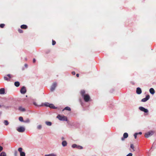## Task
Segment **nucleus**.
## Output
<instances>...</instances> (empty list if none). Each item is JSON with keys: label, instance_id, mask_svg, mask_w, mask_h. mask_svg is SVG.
I'll list each match as a JSON object with an SVG mask.
<instances>
[{"label": "nucleus", "instance_id": "f704fd0d", "mask_svg": "<svg viewBox=\"0 0 156 156\" xmlns=\"http://www.w3.org/2000/svg\"><path fill=\"white\" fill-rule=\"evenodd\" d=\"M138 134V133H136L134 134V138H135L136 139L137 137V135Z\"/></svg>", "mask_w": 156, "mask_h": 156}, {"label": "nucleus", "instance_id": "c9c22d12", "mask_svg": "<svg viewBox=\"0 0 156 156\" xmlns=\"http://www.w3.org/2000/svg\"><path fill=\"white\" fill-rule=\"evenodd\" d=\"M56 44V42L54 40H52V45H55Z\"/></svg>", "mask_w": 156, "mask_h": 156}, {"label": "nucleus", "instance_id": "e433bc0d", "mask_svg": "<svg viewBox=\"0 0 156 156\" xmlns=\"http://www.w3.org/2000/svg\"><path fill=\"white\" fill-rule=\"evenodd\" d=\"M18 31H19V32L20 33H22L23 32L22 30L21 29H19L18 30Z\"/></svg>", "mask_w": 156, "mask_h": 156}, {"label": "nucleus", "instance_id": "473e14b6", "mask_svg": "<svg viewBox=\"0 0 156 156\" xmlns=\"http://www.w3.org/2000/svg\"><path fill=\"white\" fill-rule=\"evenodd\" d=\"M130 147H131V148H132L133 150V151H134V146H133V144H131L130 145Z\"/></svg>", "mask_w": 156, "mask_h": 156}, {"label": "nucleus", "instance_id": "4468645a", "mask_svg": "<svg viewBox=\"0 0 156 156\" xmlns=\"http://www.w3.org/2000/svg\"><path fill=\"white\" fill-rule=\"evenodd\" d=\"M150 93L152 94H154L155 93V91L153 88H151L149 90Z\"/></svg>", "mask_w": 156, "mask_h": 156}, {"label": "nucleus", "instance_id": "a18cd8bd", "mask_svg": "<svg viewBox=\"0 0 156 156\" xmlns=\"http://www.w3.org/2000/svg\"><path fill=\"white\" fill-rule=\"evenodd\" d=\"M76 76L77 77H78L79 76V74H76Z\"/></svg>", "mask_w": 156, "mask_h": 156}, {"label": "nucleus", "instance_id": "dca6fc26", "mask_svg": "<svg viewBox=\"0 0 156 156\" xmlns=\"http://www.w3.org/2000/svg\"><path fill=\"white\" fill-rule=\"evenodd\" d=\"M5 93V89L4 88L0 89V94H3Z\"/></svg>", "mask_w": 156, "mask_h": 156}, {"label": "nucleus", "instance_id": "4c0bfd02", "mask_svg": "<svg viewBox=\"0 0 156 156\" xmlns=\"http://www.w3.org/2000/svg\"><path fill=\"white\" fill-rule=\"evenodd\" d=\"M132 153H129L128 154H127L126 156H132Z\"/></svg>", "mask_w": 156, "mask_h": 156}, {"label": "nucleus", "instance_id": "cd10ccee", "mask_svg": "<svg viewBox=\"0 0 156 156\" xmlns=\"http://www.w3.org/2000/svg\"><path fill=\"white\" fill-rule=\"evenodd\" d=\"M23 122L26 123H29L30 122V120L29 119H27Z\"/></svg>", "mask_w": 156, "mask_h": 156}, {"label": "nucleus", "instance_id": "423d86ee", "mask_svg": "<svg viewBox=\"0 0 156 156\" xmlns=\"http://www.w3.org/2000/svg\"><path fill=\"white\" fill-rule=\"evenodd\" d=\"M26 88L24 86L22 87L20 90L21 93L23 94H25L26 93Z\"/></svg>", "mask_w": 156, "mask_h": 156}, {"label": "nucleus", "instance_id": "c85d7f7f", "mask_svg": "<svg viewBox=\"0 0 156 156\" xmlns=\"http://www.w3.org/2000/svg\"><path fill=\"white\" fill-rule=\"evenodd\" d=\"M19 119L21 122H23V118L21 116L19 117Z\"/></svg>", "mask_w": 156, "mask_h": 156}, {"label": "nucleus", "instance_id": "58836bf2", "mask_svg": "<svg viewBox=\"0 0 156 156\" xmlns=\"http://www.w3.org/2000/svg\"><path fill=\"white\" fill-rule=\"evenodd\" d=\"M15 156H17V151H16L14 153Z\"/></svg>", "mask_w": 156, "mask_h": 156}, {"label": "nucleus", "instance_id": "37998d69", "mask_svg": "<svg viewBox=\"0 0 156 156\" xmlns=\"http://www.w3.org/2000/svg\"><path fill=\"white\" fill-rule=\"evenodd\" d=\"M24 66H25L26 67H27V64H25Z\"/></svg>", "mask_w": 156, "mask_h": 156}, {"label": "nucleus", "instance_id": "72a5a7b5", "mask_svg": "<svg viewBox=\"0 0 156 156\" xmlns=\"http://www.w3.org/2000/svg\"><path fill=\"white\" fill-rule=\"evenodd\" d=\"M5 26L4 24H0V27L1 28H3Z\"/></svg>", "mask_w": 156, "mask_h": 156}, {"label": "nucleus", "instance_id": "f3484780", "mask_svg": "<svg viewBox=\"0 0 156 156\" xmlns=\"http://www.w3.org/2000/svg\"><path fill=\"white\" fill-rule=\"evenodd\" d=\"M19 110L22 112H24L25 111V109L21 106L19 107Z\"/></svg>", "mask_w": 156, "mask_h": 156}, {"label": "nucleus", "instance_id": "f8f14e48", "mask_svg": "<svg viewBox=\"0 0 156 156\" xmlns=\"http://www.w3.org/2000/svg\"><path fill=\"white\" fill-rule=\"evenodd\" d=\"M44 156H57V154L55 153H52L49 154H45Z\"/></svg>", "mask_w": 156, "mask_h": 156}, {"label": "nucleus", "instance_id": "ddd939ff", "mask_svg": "<svg viewBox=\"0 0 156 156\" xmlns=\"http://www.w3.org/2000/svg\"><path fill=\"white\" fill-rule=\"evenodd\" d=\"M50 105V103H48V102H45L44 103L42 104L41 105V106H45L46 107H49Z\"/></svg>", "mask_w": 156, "mask_h": 156}, {"label": "nucleus", "instance_id": "7ed1b4c3", "mask_svg": "<svg viewBox=\"0 0 156 156\" xmlns=\"http://www.w3.org/2000/svg\"><path fill=\"white\" fill-rule=\"evenodd\" d=\"M57 118H58L59 120L61 121H67V117L64 115H58L57 116Z\"/></svg>", "mask_w": 156, "mask_h": 156}, {"label": "nucleus", "instance_id": "20e7f679", "mask_svg": "<svg viewBox=\"0 0 156 156\" xmlns=\"http://www.w3.org/2000/svg\"><path fill=\"white\" fill-rule=\"evenodd\" d=\"M16 130L19 132L22 133L25 131V129L24 127L21 126L17 128Z\"/></svg>", "mask_w": 156, "mask_h": 156}, {"label": "nucleus", "instance_id": "b1692460", "mask_svg": "<svg viewBox=\"0 0 156 156\" xmlns=\"http://www.w3.org/2000/svg\"><path fill=\"white\" fill-rule=\"evenodd\" d=\"M49 107L51 108H55V107L54 106V105L52 104H50Z\"/></svg>", "mask_w": 156, "mask_h": 156}, {"label": "nucleus", "instance_id": "aec40b11", "mask_svg": "<svg viewBox=\"0 0 156 156\" xmlns=\"http://www.w3.org/2000/svg\"><path fill=\"white\" fill-rule=\"evenodd\" d=\"M22 29H26L27 28V26L25 25H23L21 26Z\"/></svg>", "mask_w": 156, "mask_h": 156}, {"label": "nucleus", "instance_id": "4be33fe9", "mask_svg": "<svg viewBox=\"0 0 156 156\" xmlns=\"http://www.w3.org/2000/svg\"><path fill=\"white\" fill-rule=\"evenodd\" d=\"M20 84V83L19 82H16L14 83L15 85L17 87H19Z\"/></svg>", "mask_w": 156, "mask_h": 156}, {"label": "nucleus", "instance_id": "2f4dec72", "mask_svg": "<svg viewBox=\"0 0 156 156\" xmlns=\"http://www.w3.org/2000/svg\"><path fill=\"white\" fill-rule=\"evenodd\" d=\"M33 104L34 105H35L36 106H41V105H37L36 102H34L33 103Z\"/></svg>", "mask_w": 156, "mask_h": 156}, {"label": "nucleus", "instance_id": "49530a36", "mask_svg": "<svg viewBox=\"0 0 156 156\" xmlns=\"http://www.w3.org/2000/svg\"><path fill=\"white\" fill-rule=\"evenodd\" d=\"M1 107H2V106L1 105H0V108H1Z\"/></svg>", "mask_w": 156, "mask_h": 156}, {"label": "nucleus", "instance_id": "79ce46f5", "mask_svg": "<svg viewBox=\"0 0 156 156\" xmlns=\"http://www.w3.org/2000/svg\"><path fill=\"white\" fill-rule=\"evenodd\" d=\"M36 62V59L35 58H34L33 59V62L35 63Z\"/></svg>", "mask_w": 156, "mask_h": 156}, {"label": "nucleus", "instance_id": "c03bdc74", "mask_svg": "<svg viewBox=\"0 0 156 156\" xmlns=\"http://www.w3.org/2000/svg\"><path fill=\"white\" fill-rule=\"evenodd\" d=\"M138 133V134H140V135L142 133V132H140Z\"/></svg>", "mask_w": 156, "mask_h": 156}, {"label": "nucleus", "instance_id": "a19ab883", "mask_svg": "<svg viewBox=\"0 0 156 156\" xmlns=\"http://www.w3.org/2000/svg\"><path fill=\"white\" fill-rule=\"evenodd\" d=\"M72 73L73 75H75V72L73 71L72 72Z\"/></svg>", "mask_w": 156, "mask_h": 156}, {"label": "nucleus", "instance_id": "9b49d317", "mask_svg": "<svg viewBox=\"0 0 156 156\" xmlns=\"http://www.w3.org/2000/svg\"><path fill=\"white\" fill-rule=\"evenodd\" d=\"M128 134L127 133H124L123 134V137L122 138L121 140H124V138H127L128 137Z\"/></svg>", "mask_w": 156, "mask_h": 156}, {"label": "nucleus", "instance_id": "393cba45", "mask_svg": "<svg viewBox=\"0 0 156 156\" xmlns=\"http://www.w3.org/2000/svg\"><path fill=\"white\" fill-rule=\"evenodd\" d=\"M42 128V126L41 125H39L37 126V128L38 129H41Z\"/></svg>", "mask_w": 156, "mask_h": 156}, {"label": "nucleus", "instance_id": "f257e3e1", "mask_svg": "<svg viewBox=\"0 0 156 156\" xmlns=\"http://www.w3.org/2000/svg\"><path fill=\"white\" fill-rule=\"evenodd\" d=\"M85 91L84 90H82L81 91V94L83 97L84 101L87 102L89 101L90 97L88 94H85Z\"/></svg>", "mask_w": 156, "mask_h": 156}, {"label": "nucleus", "instance_id": "c756f323", "mask_svg": "<svg viewBox=\"0 0 156 156\" xmlns=\"http://www.w3.org/2000/svg\"><path fill=\"white\" fill-rule=\"evenodd\" d=\"M77 146V145L76 144H74L72 145V147L73 148H76Z\"/></svg>", "mask_w": 156, "mask_h": 156}, {"label": "nucleus", "instance_id": "a211bd4d", "mask_svg": "<svg viewBox=\"0 0 156 156\" xmlns=\"http://www.w3.org/2000/svg\"><path fill=\"white\" fill-rule=\"evenodd\" d=\"M3 123L5 126L8 125L9 123L7 120H5L3 122Z\"/></svg>", "mask_w": 156, "mask_h": 156}, {"label": "nucleus", "instance_id": "9d476101", "mask_svg": "<svg viewBox=\"0 0 156 156\" xmlns=\"http://www.w3.org/2000/svg\"><path fill=\"white\" fill-rule=\"evenodd\" d=\"M142 92L141 88L140 87H138L136 88V93L138 94H140Z\"/></svg>", "mask_w": 156, "mask_h": 156}, {"label": "nucleus", "instance_id": "7c9ffc66", "mask_svg": "<svg viewBox=\"0 0 156 156\" xmlns=\"http://www.w3.org/2000/svg\"><path fill=\"white\" fill-rule=\"evenodd\" d=\"M22 150H23V149L21 147H20L18 149V151L20 152V153H21V152H22Z\"/></svg>", "mask_w": 156, "mask_h": 156}, {"label": "nucleus", "instance_id": "0eeeda50", "mask_svg": "<svg viewBox=\"0 0 156 156\" xmlns=\"http://www.w3.org/2000/svg\"><path fill=\"white\" fill-rule=\"evenodd\" d=\"M139 109L140 111L144 112L145 113H147L148 112V111L147 109L145 108L142 107H140L139 108Z\"/></svg>", "mask_w": 156, "mask_h": 156}, {"label": "nucleus", "instance_id": "6ab92c4d", "mask_svg": "<svg viewBox=\"0 0 156 156\" xmlns=\"http://www.w3.org/2000/svg\"><path fill=\"white\" fill-rule=\"evenodd\" d=\"M67 142L66 141H62V145L63 147H65V146H66L67 145Z\"/></svg>", "mask_w": 156, "mask_h": 156}, {"label": "nucleus", "instance_id": "a878e982", "mask_svg": "<svg viewBox=\"0 0 156 156\" xmlns=\"http://www.w3.org/2000/svg\"><path fill=\"white\" fill-rule=\"evenodd\" d=\"M76 148L79 149H82L83 148V147L81 146L77 145Z\"/></svg>", "mask_w": 156, "mask_h": 156}, {"label": "nucleus", "instance_id": "f03ea898", "mask_svg": "<svg viewBox=\"0 0 156 156\" xmlns=\"http://www.w3.org/2000/svg\"><path fill=\"white\" fill-rule=\"evenodd\" d=\"M154 133L155 132L154 131H150L145 133L144 135L145 137L146 138H148L153 135Z\"/></svg>", "mask_w": 156, "mask_h": 156}, {"label": "nucleus", "instance_id": "1a4fd4ad", "mask_svg": "<svg viewBox=\"0 0 156 156\" xmlns=\"http://www.w3.org/2000/svg\"><path fill=\"white\" fill-rule=\"evenodd\" d=\"M150 98V96L149 95H147L146 96V97L142 99L141 100L142 102H145L148 100Z\"/></svg>", "mask_w": 156, "mask_h": 156}, {"label": "nucleus", "instance_id": "6e6552de", "mask_svg": "<svg viewBox=\"0 0 156 156\" xmlns=\"http://www.w3.org/2000/svg\"><path fill=\"white\" fill-rule=\"evenodd\" d=\"M7 76H8V77L7 76H4V79L5 80L9 81L10 80V78L12 77V76L10 74H8Z\"/></svg>", "mask_w": 156, "mask_h": 156}, {"label": "nucleus", "instance_id": "39448f33", "mask_svg": "<svg viewBox=\"0 0 156 156\" xmlns=\"http://www.w3.org/2000/svg\"><path fill=\"white\" fill-rule=\"evenodd\" d=\"M56 86L57 83L56 82L54 83L51 87L50 89L51 91H54Z\"/></svg>", "mask_w": 156, "mask_h": 156}, {"label": "nucleus", "instance_id": "412c9836", "mask_svg": "<svg viewBox=\"0 0 156 156\" xmlns=\"http://www.w3.org/2000/svg\"><path fill=\"white\" fill-rule=\"evenodd\" d=\"M0 156H6V153L4 152H2L1 153Z\"/></svg>", "mask_w": 156, "mask_h": 156}, {"label": "nucleus", "instance_id": "2eb2a0df", "mask_svg": "<svg viewBox=\"0 0 156 156\" xmlns=\"http://www.w3.org/2000/svg\"><path fill=\"white\" fill-rule=\"evenodd\" d=\"M45 124L48 126H51L52 125V123L50 122L46 121L45 122Z\"/></svg>", "mask_w": 156, "mask_h": 156}, {"label": "nucleus", "instance_id": "5701e85b", "mask_svg": "<svg viewBox=\"0 0 156 156\" xmlns=\"http://www.w3.org/2000/svg\"><path fill=\"white\" fill-rule=\"evenodd\" d=\"M64 110H68V111H70L71 110V108H70L68 107H66L63 110V111Z\"/></svg>", "mask_w": 156, "mask_h": 156}, {"label": "nucleus", "instance_id": "bb28decb", "mask_svg": "<svg viewBox=\"0 0 156 156\" xmlns=\"http://www.w3.org/2000/svg\"><path fill=\"white\" fill-rule=\"evenodd\" d=\"M20 156H25V153L24 152L22 151V152H21V153H20Z\"/></svg>", "mask_w": 156, "mask_h": 156}, {"label": "nucleus", "instance_id": "ea45409f", "mask_svg": "<svg viewBox=\"0 0 156 156\" xmlns=\"http://www.w3.org/2000/svg\"><path fill=\"white\" fill-rule=\"evenodd\" d=\"M3 148L2 146H0V152L3 150Z\"/></svg>", "mask_w": 156, "mask_h": 156}]
</instances>
